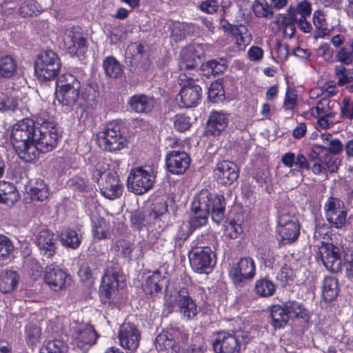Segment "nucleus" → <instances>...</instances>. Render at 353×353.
Masks as SVG:
<instances>
[{
	"mask_svg": "<svg viewBox=\"0 0 353 353\" xmlns=\"http://www.w3.org/2000/svg\"><path fill=\"white\" fill-rule=\"evenodd\" d=\"M285 310L288 317H295L307 321L309 319V311L303 305L296 301H289L285 303Z\"/></svg>",
	"mask_w": 353,
	"mask_h": 353,
	"instance_id": "a19ab883",
	"label": "nucleus"
},
{
	"mask_svg": "<svg viewBox=\"0 0 353 353\" xmlns=\"http://www.w3.org/2000/svg\"><path fill=\"white\" fill-rule=\"evenodd\" d=\"M203 70L208 69V72L216 75L223 73L227 68L226 60L224 59H212L206 63Z\"/></svg>",
	"mask_w": 353,
	"mask_h": 353,
	"instance_id": "5fc2aeb1",
	"label": "nucleus"
},
{
	"mask_svg": "<svg viewBox=\"0 0 353 353\" xmlns=\"http://www.w3.org/2000/svg\"><path fill=\"white\" fill-rule=\"evenodd\" d=\"M17 63L10 56L0 57V77H11L15 72Z\"/></svg>",
	"mask_w": 353,
	"mask_h": 353,
	"instance_id": "8fccbe9b",
	"label": "nucleus"
},
{
	"mask_svg": "<svg viewBox=\"0 0 353 353\" xmlns=\"http://www.w3.org/2000/svg\"><path fill=\"white\" fill-rule=\"evenodd\" d=\"M118 339L123 348L134 352L139 345L141 333L133 323H123L119 327Z\"/></svg>",
	"mask_w": 353,
	"mask_h": 353,
	"instance_id": "412c9836",
	"label": "nucleus"
},
{
	"mask_svg": "<svg viewBox=\"0 0 353 353\" xmlns=\"http://www.w3.org/2000/svg\"><path fill=\"white\" fill-rule=\"evenodd\" d=\"M190 161L186 152L179 150L170 152L165 159L168 170L173 174H183L190 167Z\"/></svg>",
	"mask_w": 353,
	"mask_h": 353,
	"instance_id": "5701e85b",
	"label": "nucleus"
},
{
	"mask_svg": "<svg viewBox=\"0 0 353 353\" xmlns=\"http://www.w3.org/2000/svg\"><path fill=\"white\" fill-rule=\"evenodd\" d=\"M176 310L184 318L192 319L197 314V307L195 302L189 296L186 288H182L176 293L166 290L165 294L164 312L167 314Z\"/></svg>",
	"mask_w": 353,
	"mask_h": 353,
	"instance_id": "20e7f679",
	"label": "nucleus"
},
{
	"mask_svg": "<svg viewBox=\"0 0 353 353\" xmlns=\"http://www.w3.org/2000/svg\"><path fill=\"white\" fill-rule=\"evenodd\" d=\"M103 68L105 74L111 78H118L123 72L121 65L113 57H108L103 60Z\"/></svg>",
	"mask_w": 353,
	"mask_h": 353,
	"instance_id": "c03bdc74",
	"label": "nucleus"
},
{
	"mask_svg": "<svg viewBox=\"0 0 353 353\" xmlns=\"http://www.w3.org/2000/svg\"><path fill=\"white\" fill-rule=\"evenodd\" d=\"M99 147L109 152L120 150L126 146L127 141L121 132L120 125L115 122L108 123L97 135Z\"/></svg>",
	"mask_w": 353,
	"mask_h": 353,
	"instance_id": "1a4fd4ad",
	"label": "nucleus"
},
{
	"mask_svg": "<svg viewBox=\"0 0 353 353\" xmlns=\"http://www.w3.org/2000/svg\"><path fill=\"white\" fill-rule=\"evenodd\" d=\"M86 208L91 216L92 234L94 239L101 240L109 238L110 236L109 223L103 218L97 216L95 214L98 212L99 208H101L99 203L92 199L90 202L88 201L86 203Z\"/></svg>",
	"mask_w": 353,
	"mask_h": 353,
	"instance_id": "6ab92c4d",
	"label": "nucleus"
},
{
	"mask_svg": "<svg viewBox=\"0 0 353 353\" xmlns=\"http://www.w3.org/2000/svg\"><path fill=\"white\" fill-rule=\"evenodd\" d=\"M270 319L271 325L275 329H280L287 324L289 317L285 307L279 305H274L272 306L270 310Z\"/></svg>",
	"mask_w": 353,
	"mask_h": 353,
	"instance_id": "72a5a7b5",
	"label": "nucleus"
},
{
	"mask_svg": "<svg viewBox=\"0 0 353 353\" xmlns=\"http://www.w3.org/2000/svg\"><path fill=\"white\" fill-rule=\"evenodd\" d=\"M248 341V335L244 332H220L213 336L212 347L216 353H239L241 344Z\"/></svg>",
	"mask_w": 353,
	"mask_h": 353,
	"instance_id": "9d476101",
	"label": "nucleus"
},
{
	"mask_svg": "<svg viewBox=\"0 0 353 353\" xmlns=\"http://www.w3.org/2000/svg\"><path fill=\"white\" fill-rule=\"evenodd\" d=\"M336 103V101L334 100H331L327 97H323L318 101L315 106L309 110L308 112L312 117H318L321 114L333 112H334L333 108Z\"/></svg>",
	"mask_w": 353,
	"mask_h": 353,
	"instance_id": "c9c22d12",
	"label": "nucleus"
},
{
	"mask_svg": "<svg viewBox=\"0 0 353 353\" xmlns=\"http://www.w3.org/2000/svg\"><path fill=\"white\" fill-rule=\"evenodd\" d=\"M204 55V50L201 44H192L182 49L179 67L180 70H192L199 64L201 58Z\"/></svg>",
	"mask_w": 353,
	"mask_h": 353,
	"instance_id": "aec40b11",
	"label": "nucleus"
},
{
	"mask_svg": "<svg viewBox=\"0 0 353 353\" xmlns=\"http://www.w3.org/2000/svg\"><path fill=\"white\" fill-rule=\"evenodd\" d=\"M41 10V7L34 0H26L21 3L19 12L23 17H31L39 13Z\"/></svg>",
	"mask_w": 353,
	"mask_h": 353,
	"instance_id": "603ef678",
	"label": "nucleus"
},
{
	"mask_svg": "<svg viewBox=\"0 0 353 353\" xmlns=\"http://www.w3.org/2000/svg\"><path fill=\"white\" fill-rule=\"evenodd\" d=\"M214 174L219 183L223 185H230L237 179L239 170L234 163L223 161L217 163Z\"/></svg>",
	"mask_w": 353,
	"mask_h": 353,
	"instance_id": "b1692460",
	"label": "nucleus"
},
{
	"mask_svg": "<svg viewBox=\"0 0 353 353\" xmlns=\"http://www.w3.org/2000/svg\"><path fill=\"white\" fill-rule=\"evenodd\" d=\"M283 243H291L296 241L300 234L297 219L288 213H281L278 217L276 228Z\"/></svg>",
	"mask_w": 353,
	"mask_h": 353,
	"instance_id": "2eb2a0df",
	"label": "nucleus"
},
{
	"mask_svg": "<svg viewBox=\"0 0 353 353\" xmlns=\"http://www.w3.org/2000/svg\"><path fill=\"white\" fill-rule=\"evenodd\" d=\"M19 199V193L14 185L5 181H0V203L13 205Z\"/></svg>",
	"mask_w": 353,
	"mask_h": 353,
	"instance_id": "7c9ffc66",
	"label": "nucleus"
},
{
	"mask_svg": "<svg viewBox=\"0 0 353 353\" xmlns=\"http://www.w3.org/2000/svg\"><path fill=\"white\" fill-rule=\"evenodd\" d=\"M317 54L323 58L325 61H331L334 51L327 43H322L317 49Z\"/></svg>",
	"mask_w": 353,
	"mask_h": 353,
	"instance_id": "69168bd1",
	"label": "nucleus"
},
{
	"mask_svg": "<svg viewBox=\"0 0 353 353\" xmlns=\"http://www.w3.org/2000/svg\"><path fill=\"white\" fill-rule=\"evenodd\" d=\"M163 277L159 271L148 276L144 287L146 293L154 295L160 292L163 287Z\"/></svg>",
	"mask_w": 353,
	"mask_h": 353,
	"instance_id": "37998d69",
	"label": "nucleus"
},
{
	"mask_svg": "<svg viewBox=\"0 0 353 353\" xmlns=\"http://www.w3.org/2000/svg\"><path fill=\"white\" fill-rule=\"evenodd\" d=\"M81 239V235L73 230H64L60 234L62 245L72 249H77L79 247Z\"/></svg>",
	"mask_w": 353,
	"mask_h": 353,
	"instance_id": "4c0bfd02",
	"label": "nucleus"
},
{
	"mask_svg": "<svg viewBox=\"0 0 353 353\" xmlns=\"http://www.w3.org/2000/svg\"><path fill=\"white\" fill-rule=\"evenodd\" d=\"M322 293L325 301L334 300L339 293L338 281L332 276L325 277L323 280Z\"/></svg>",
	"mask_w": 353,
	"mask_h": 353,
	"instance_id": "58836bf2",
	"label": "nucleus"
},
{
	"mask_svg": "<svg viewBox=\"0 0 353 353\" xmlns=\"http://www.w3.org/2000/svg\"><path fill=\"white\" fill-rule=\"evenodd\" d=\"M321 259L325 267L333 272H338L341 267L340 249L332 243H323L319 248Z\"/></svg>",
	"mask_w": 353,
	"mask_h": 353,
	"instance_id": "4be33fe9",
	"label": "nucleus"
},
{
	"mask_svg": "<svg viewBox=\"0 0 353 353\" xmlns=\"http://www.w3.org/2000/svg\"><path fill=\"white\" fill-rule=\"evenodd\" d=\"M61 68L57 54L52 50L41 52L34 63V71L40 80H51L56 77Z\"/></svg>",
	"mask_w": 353,
	"mask_h": 353,
	"instance_id": "9b49d317",
	"label": "nucleus"
},
{
	"mask_svg": "<svg viewBox=\"0 0 353 353\" xmlns=\"http://www.w3.org/2000/svg\"><path fill=\"white\" fill-rule=\"evenodd\" d=\"M170 28V36L175 41L183 40L186 34H190L193 31L191 24L179 21L172 22Z\"/></svg>",
	"mask_w": 353,
	"mask_h": 353,
	"instance_id": "ea45409f",
	"label": "nucleus"
},
{
	"mask_svg": "<svg viewBox=\"0 0 353 353\" xmlns=\"http://www.w3.org/2000/svg\"><path fill=\"white\" fill-rule=\"evenodd\" d=\"M310 169L312 172L314 174H323L326 173V168H327L330 172H333L336 169V165L335 162L332 163L331 165L329 163H326V165L321 162V159L317 158V154L314 155H311L310 160Z\"/></svg>",
	"mask_w": 353,
	"mask_h": 353,
	"instance_id": "a18cd8bd",
	"label": "nucleus"
},
{
	"mask_svg": "<svg viewBox=\"0 0 353 353\" xmlns=\"http://www.w3.org/2000/svg\"><path fill=\"white\" fill-rule=\"evenodd\" d=\"M230 32L232 36V41L238 51L244 50L252 41L251 33L245 26H231Z\"/></svg>",
	"mask_w": 353,
	"mask_h": 353,
	"instance_id": "cd10ccee",
	"label": "nucleus"
},
{
	"mask_svg": "<svg viewBox=\"0 0 353 353\" xmlns=\"http://www.w3.org/2000/svg\"><path fill=\"white\" fill-rule=\"evenodd\" d=\"M252 10L258 17H265L269 14H272V12H270V7L265 1H256L252 6Z\"/></svg>",
	"mask_w": 353,
	"mask_h": 353,
	"instance_id": "680f3d73",
	"label": "nucleus"
},
{
	"mask_svg": "<svg viewBox=\"0 0 353 353\" xmlns=\"http://www.w3.org/2000/svg\"><path fill=\"white\" fill-rule=\"evenodd\" d=\"M276 290L274 283L267 278L257 279L254 284V292L261 297H268L274 294Z\"/></svg>",
	"mask_w": 353,
	"mask_h": 353,
	"instance_id": "79ce46f5",
	"label": "nucleus"
},
{
	"mask_svg": "<svg viewBox=\"0 0 353 353\" xmlns=\"http://www.w3.org/2000/svg\"><path fill=\"white\" fill-rule=\"evenodd\" d=\"M335 74L338 77V85L340 86L353 82V77H349L347 74V70L343 65H336L335 67Z\"/></svg>",
	"mask_w": 353,
	"mask_h": 353,
	"instance_id": "e2e57ef3",
	"label": "nucleus"
},
{
	"mask_svg": "<svg viewBox=\"0 0 353 353\" xmlns=\"http://www.w3.org/2000/svg\"><path fill=\"white\" fill-rule=\"evenodd\" d=\"M19 276L15 271L6 270L0 274V291L8 293L12 291L18 285Z\"/></svg>",
	"mask_w": 353,
	"mask_h": 353,
	"instance_id": "473e14b6",
	"label": "nucleus"
},
{
	"mask_svg": "<svg viewBox=\"0 0 353 353\" xmlns=\"http://www.w3.org/2000/svg\"><path fill=\"white\" fill-rule=\"evenodd\" d=\"M175 129L179 132H184L190 126V118L184 114H176L173 118Z\"/></svg>",
	"mask_w": 353,
	"mask_h": 353,
	"instance_id": "052dcab7",
	"label": "nucleus"
},
{
	"mask_svg": "<svg viewBox=\"0 0 353 353\" xmlns=\"http://www.w3.org/2000/svg\"><path fill=\"white\" fill-rule=\"evenodd\" d=\"M191 210L192 215L190 220V227L196 229L204 225L211 212L213 221L220 223L224 215L225 204L222 196L214 195L208 190H202L194 197Z\"/></svg>",
	"mask_w": 353,
	"mask_h": 353,
	"instance_id": "f257e3e1",
	"label": "nucleus"
},
{
	"mask_svg": "<svg viewBox=\"0 0 353 353\" xmlns=\"http://www.w3.org/2000/svg\"><path fill=\"white\" fill-rule=\"evenodd\" d=\"M228 123V115L222 111H212L208 120V131L213 136H219L226 129Z\"/></svg>",
	"mask_w": 353,
	"mask_h": 353,
	"instance_id": "bb28decb",
	"label": "nucleus"
},
{
	"mask_svg": "<svg viewBox=\"0 0 353 353\" xmlns=\"http://www.w3.org/2000/svg\"><path fill=\"white\" fill-rule=\"evenodd\" d=\"M47 353H68V346L62 340L54 339L46 345Z\"/></svg>",
	"mask_w": 353,
	"mask_h": 353,
	"instance_id": "13d9d810",
	"label": "nucleus"
},
{
	"mask_svg": "<svg viewBox=\"0 0 353 353\" xmlns=\"http://www.w3.org/2000/svg\"><path fill=\"white\" fill-rule=\"evenodd\" d=\"M97 270V268L92 269V267L88 263H83L79 270V276L83 282L92 284Z\"/></svg>",
	"mask_w": 353,
	"mask_h": 353,
	"instance_id": "4d7b16f0",
	"label": "nucleus"
},
{
	"mask_svg": "<svg viewBox=\"0 0 353 353\" xmlns=\"http://www.w3.org/2000/svg\"><path fill=\"white\" fill-rule=\"evenodd\" d=\"M256 275V265L251 257L240 259L230 270L229 276L233 283L239 287L245 285Z\"/></svg>",
	"mask_w": 353,
	"mask_h": 353,
	"instance_id": "4468645a",
	"label": "nucleus"
},
{
	"mask_svg": "<svg viewBox=\"0 0 353 353\" xmlns=\"http://www.w3.org/2000/svg\"><path fill=\"white\" fill-rule=\"evenodd\" d=\"M154 346L158 351L168 353H176L178 347L175 346V341L172 331L163 330L156 337Z\"/></svg>",
	"mask_w": 353,
	"mask_h": 353,
	"instance_id": "c756f323",
	"label": "nucleus"
},
{
	"mask_svg": "<svg viewBox=\"0 0 353 353\" xmlns=\"http://www.w3.org/2000/svg\"><path fill=\"white\" fill-rule=\"evenodd\" d=\"M114 250L118 252V255L130 259L134 250V245L127 240L121 239L115 243Z\"/></svg>",
	"mask_w": 353,
	"mask_h": 353,
	"instance_id": "864d4df0",
	"label": "nucleus"
},
{
	"mask_svg": "<svg viewBox=\"0 0 353 353\" xmlns=\"http://www.w3.org/2000/svg\"><path fill=\"white\" fill-rule=\"evenodd\" d=\"M37 123L39 126L33 136V143L30 145L26 154H23V160L27 162L38 158L39 152L43 153L50 152L57 145L59 135L54 123L39 118Z\"/></svg>",
	"mask_w": 353,
	"mask_h": 353,
	"instance_id": "f03ea898",
	"label": "nucleus"
},
{
	"mask_svg": "<svg viewBox=\"0 0 353 353\" xmlns=\"http://www.w3.org/2000/svg\"><path fill=\"white\" fill-rule=\"evenodd\" d=\"M312 12L311 3L307 0L299 1L295 6H290L288 9L290 18H295L299 15L310 16Z\"/></svg>",
	"mask_w": 353,
	"mask_h": 353,
	"instance_id": "49530a36",
	"label": "nucleus"
},
{
	"mask_svg": "<svg viewBox=\"0 0 353 353\" xmlns=\"http://www.w3.org/2000/svg\"><path fill=\"white\" fill-rule=\"evenodd\" d=\"M37 126L33 120L23 119L15 123L12 129L11 142L14 149L19 157L23 159L30 145L33 143V136Z\"/></svg>",
	"mask_w": 353,
	"mask_h": 353,
	"instance_id": "39448f33",
	"label": "nucleus"
},
{
	"mask_svg": "<svg viewBox=\"0 0 353 353\" xmlns=\"http://www.w3.org/2000/svg\"><path fill=\"white\" fill-rule=\"evenodd\" d=\"M14 252V245L8 237L0 234V261L10 259Z\"/></svg>",
	"mask_w": 353,
	"mask_h": 353,
	"instance_id": "3c124183",
	"label": "nucleus"
},
{
	"mask_svg": "<svg viewBox=\"0 0 353 353\" xmlns=\"http://www.w3.org/2000/svg\"><path fill=\"white\" fill-rule=\"evenodd\" d=\"M29 194L32 200L43 201L49 196L48 185L42 179H36L31 185Z\"/></svg>",
	"mask_w": 353,
	"mask_h": 353,
	"instance_id": "f704fd0d",
	"label": "nucleus"
},
{
	"mask_svg": "<svg viewBox=\"0 0 353 353\" xmlns=\"http://www.w3.org/2000/svg\"><path fill=\"white\" fill-rule=\"evenodd\" d=\"M338 61L345 65H350L353 61V52L345 48H341L336 54Z\"/></svg>",
	"mask_w": 353,
	"mask_h": 353,
	"instance_id": "774afa93",
	"label": "nucleus"
},
{
	"mask_svg": "<svg viewBox=\"0 0 353 353\" xmlns=\"http://www.w3.org/2000/svg\"><path fill=\"white\" fill-rule=\"evenodd\" d=\"M41 336V330L39 327L29 324L26 327L25 339L27 345L31 347H34L40 343Z\"/></svg>",
	"mask_w": 353,
	"mask_h": 353,
	"instance_id": "09e8293b",
	"label": "nucleus"
},
{
	"mask_svg": "<svg viewBox=\"0 0 353 353\" xmlns=\"http://www.w3.org/2000/svg\"><path fill=\"white\" fill-rule=\"evenodd\" d=\"M65 48L72 55L82 54L86 48V41L79 27L68 26L62 36Z\"/></svg>",
	"mask_w": 353,
	"mask_h": 353,
	"instance_id": "f3484780",
	"label": "nucleus"
},
{
	"mask_svg": "<svg viewBox=\"0 0 353 353\" xmlns=\"http://www.w3.org/2000/svg\"><path fill=\"white\" fill-rule=\"evenodd\" d=\"M122 275L118 265L112 264L107 266L99 290L100 296L104 302L110 300L111 295L117 290Z\"/></svg>",
	"mask_w": 353,
	"mask_h": 353,
	"instance_id": "dca6fc26",
	"label": "nucleus"
},
{
	"mask_svg": "<svg viewBox=\"0 0 353 353\" xmlns=\"http://www.w3.org/2000/svg\"><path fill=\"white\" fill-rule=\"evenodd\" d=\"M313 117L316 119L317 127L323 130L330 129L340 122V116L338 117L336 112Z\"/></svg>",
	"mask_w": 353,
	"mask_h": 353,
	"instance_id": "de8ad7c7",
	"label": "nucleus"
},
{
	"mask_svg": "<svg viewBox=\"0 0 353 353\" xmlns=\"http://www.w3.org/2000/svg\"><path fill=\"white\" fill-rule=\"evenodd\" d=\"M192 270L199 274L210 273L215 265V254L208 245L192 248L189 252Z\"/></svg>",
	"mask_w": 353,
	"mask_h": 353,
	"instance_id": "f8f14e48",
	"label": "nucleus"
},
{
	"mask_svg": "<svg viewBox=\"0 0 353 353\" xmlns=\"http://www.w3.org/2000/svg\"><path fill=\"white\" fill-rule=\"evenodd\" d=\"M281 162L288 168L297 167L299 170H310V161L303 154H298L296 156L293 152H287L281 157Z\"/></svg>",
	"mask_w": 353,
	"mask_h": 353,
	"instance_id": "2f4dec72",
	"label": "nucleus"
},
{
	"mask_svg": "<svg viewBox=\"0 0 353 353\" xmlns=\"http://www.w3.org/2000/svg\"><path fill=\"white\" fill-rule=\"evenodd\" d=\"M340 119H353V100L345 97L341 101Z\"/></svg>",
	"mask_w": 353,
	"mask_h": 353,
	"instance_id": "bf43d9fd",
	"label": "nucleus"
},
{
	"mask_svg": "<svg viewBox=\"0 0 353 353\" xmlns=\"http://www.w3.org/2000/svg\"><path fill=\"white\" fill-rule=\"evenodd\" d=\"M198 80L196 75L184 72L179 77L181 90L178 94L180 98L179 105L190 108L196 107L201 99V88L196 83Z\"/></svg>",
	"mask_w": 353,
	"mask_h": 353,
	"instance_id": "0eeeda50",
	"label": "nucleus"
},
{
	"mask_svg": "<svg viewBox=\"0 0 353 353\" xmlns=\"http://www.w3.org/2000/svg\"><path fill=\"white\" fill-rule=\"evenodd\" d=\"M224 227V234L231 239L238 238L243 232L241 225L236 223L234 220L225 222Z\"/></svg>",
	"mask_w": 353,
	"mask_h": 353,
	"instance_id": "6e6d98bb",
	"label": "nucleus"
},
{
	"mask_svg": "<svg viewBox=\"0 0 353 353\" xmlns=\"http://www.w3.org/2000/svg\"><path fill=\"white\" fill-rule=\"evenodd\" d=\"M323 210L326 220L332 227L341 229L345 226L347 212L343 201L330 196L325 202Z\"/></svg>",
	"mask_w": 353,
	"mask_h": 353,
	"instance_id": "ddd939ff",
	"label": "nucleus"
},
{
	"mask_svg": "<svg viewBox=\"0 0 353 353\" xmlns=\"http://www.w3.org/2000/svg\"><path fill=\"white\" fill-rule=\"evenodd\" d=\"M92 175L105 198L113 200L122 194L123 186L119 176L114 172H107L104 163H97Z\"/></svg>",
	"mask_w": 353,
	"mask_h": 353,
	"instance_id": "423d86ee",
	"label": "nucleus"
},
{
	"mask_svg": "<svg viewBox=\"0 0 353 353\" xmlns=\"http://www.w3.org/2000/svg\"><path fill=\"white\" fill-rule=\"evenodd\" d=\"M224 90L222 84L219 81H214L211 83L208 90V97L210 99L219 98L223 96Z\"/></svg>",
	"mask_w": 353,
	"mask_h": 353,
	"instance_id": "338daca9",
	"label": "nucleus"
},
{
	"mask_svg": "<svg viewBox=\"0 0 353 353\" xmlns=\"http://www.w3.org/2000/svg\"><path fill=\"white\" fill-rule=\"evenodd\" d=\"M67 276L61 268L51 265L46 267L43 278L51 290L59 291L65 287Z\"/></svg>",
	"mask_w": 353,
	"mask_h": 353,
	"instance_id": "393cba45",
	"label": "nucleus"
},
{
	"mask_svg": "<svg viewBox=\"0 0 353 353\" xmlns=\"http://www.w3.org/2000/svg\"><path fill=\"white\" fill-rule=\"evenodd\" d=\"M155 179L156 175L150 166L134 167L128 176V189L135 194H143L153 188Z\"/></svg>",
	"mask_w": 353,
	"mask_h": 353,
	"instance_id": "6e6552de",
	"label": "nucleus"
},
{
	"mask_svg": "<svg viewBox=\"0 0 353 353\" xmlns=\"http://www.w3.org/2000/svg\"><path fill=\"white\" fill-rule=\"evenodd\" d=\"M72 329L73 330L72 343L74 349L86 351L97 339V333L91 325L76 324Z\"/></svg>",
	"mask_w": 353,
	"mask_h": 353,
	"instance_id": "a211bd4d",
	"label": "nucleus"
},
{
	"mask_svg": "<svg viewBox=\"0 0 353 353\" xmlns=\"http://www.w3.org/2000/svg\"><path fill=\"white\" fill-rule=\"evenodd\" d=\"M128 104L130 108L137 113H148L153 109L154 99L145 94H135L130 97Z\"/></svg>",
	"mask_w": 353,
	"mask_h": 353,
	"instance_id": "c85d7f7f",
	"label": "nucleus"
},
{
	"mask_svg": "<svg viewBox=\"0 0 353 353\" xmlns=\"http://www.w3.org/2000/svg\"><path fill=\"white\" fill-rule=\"evenodd\" d=\"M14 90L7 89L6 92L3 88L0 90V111L14 110L18 106V102L14 94Z\"/></svg>",
	"mask_w": 353,
	"mask_h": 353,
	"instance_id": "e433bc0d",
	"label": "nucleus"
},
{
	"mask_svg": "<svg viewBox=\"0 0 353 353\" xmlns=\"http://www.w3.org/2000/svg\"><path fill=\"white\" fill-rule=\"evenodd\" d=\"M219 8V4L216 0H206L199 5L200 10L208 14H212L216 12Z\"/></svg>",
	"mask_w": 353,
	"mask_h": 353,
	"instance_id": "0e129e2a",
	"label": "nucleus"
},
{
	"mask_svg": "<svg viewBox=\"0 0 353 353\" xmlns=\"http://www.w3.org/2000/svg\"><path fill=\"white\" fill-rule=\"evenodd\" d=\"M56 98L63 106L73 107L81 97L88 101L87 96L81 89L83 86V77H77L70 73L59 76L56 82Z\"/></svg>",
	"mask_w": 353,
	"mask_h": 353,
	"instance_id": "7ed1b4c3",
	"label": "nucleus"
},
{
	"mask_svg": "<svg viewBox=\"0 0 353 353\" xmlns=\"http://www.w3.org/2000/svg\"><path fill=\"white\" fill-rule=\"evenodd\" d=\"M35 243L43 256L49 259L55 254L56 246L54 234L48 230H41L37 234Z\"/></svg>",
	"mask_w": 353,
	"mask_h": 353,
	"instance_id": "a878e982",
	"label": "nucleus"
}]
</instances>
